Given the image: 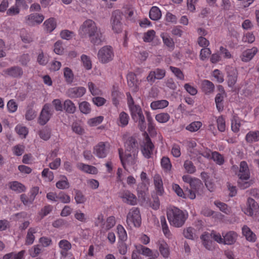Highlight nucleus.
<instances>
[{
	"label": "nucleus",
	"mask_w": 259,
	"mask_h": 259,
	"mask_svg": "<svg viewBox=\"0 0 259 259\" xmlns=\"http://www.w3.org/2000/svg\"><path fill=\"white\" fill-rule=\"evenodd\" d=\"M78 35L81 38L89 37L90 42L94 45L98 46L104 40V37L98 28L96 23L91 19L84 21L78 30Z\"/></svg>",
	"instance_id": "obj_1"
},
{
	"label": "nucleus",
	"mask_w": 259,
	"mask_h": 259,
	"mask_svg": "<svg viewBox=\"0 0 259 259\" xmlns=\"http://www.w3.org/2000/svg\"><path fill=\"white\" fill-rule=\"evenodd\" d=\"M167 217L171 226L180 228L184 224L188 218V213L177 207L172 206L167 209Z\"/></svg>",
	"instance_id": "obj_2"
},
{
	"label": "nucleus",
	"mask_w": 259,
	"mask_h": 259,
	"mask_svg": "<svg viewBox=\"0 0 259 259\" xmlns=\"http://www.w3.org/2000/svg\"><path fill=\"white\" fill-rule=\"evenodd\" d=\"M100 62L106 64L111 61L114 57L113 48L110 46H105L101 48L97 54Z\"/></svg>",
	"instance_id": "obj_3"
},
{
	"label": "nucleus",
	"mask_w": 259,
	"mask_h": 259,
	"mask_svg": "<svg viewBox=\"0 0 259 259\" xmlns=\"http://www.w3.org/2000/svg\"><path fill=\"white\" fill-rule=\"evenodd\" d=\"M126 223L128 225H133L139 227L141 224V217L140 210L138 208H132L130 210L126 217Z\"/></svg>",
	"instance_id": "obj_4"
},
{
	"label": "nucleus",
	"mask_w": 259,
	"mask_h": 259,
	"mask_svg": "<svg viewBox=\"0 0 259 259\" xmlns=\"http://www.w3.org/2000/svg\"><path fill=\"white\" fill-rule=\"evenodd\" d=\"M53 114V111L51 105L45 104L40 113L38 122L41 125H45L50 119Z\"/></svg>",
	"instance_id": "obj_5"
},
{
	"label": "nucleus",
	"mask_w": 259,
	"mask_h": 259,
	"mask_svg": "<svg viewBox=\"0 0 259 259\" xmlns=\"http://www.w3.org/2000/svg\"><path fill=\"white\" fill-rule=\"evenodd\" d=\"M122 14L119 10H115L112 12L111 18V24L114 32L118 33L122 31V24L121 22Z\"/></svg>",
	"instance_id": "obj_6"
},
{
	"label": "nucleus",
	"mask_w": 259,
	"mask_h": 259,
	"mask_svg": "<svg viewBox=\"0 0 259 259\" xmlns=\"http://www.w3.org/2000/svg\"><path fill=\"white\" fill-rule=\"evenodd\" d=\"M227 73V81L229 88L233 89L236 84L238 76V72L236 68L227 66L226 68Z\"/></svg>",
	"instance_id": "obj_7"
},
{
	"label": "nucleus",
	"mask_w": 259,
	"mask_h": 259,
	"mask_svg": "<svg viewBox=\"0 0 259 259\" xmlns=\"http://www.w3.org/2000/svg\"><path fill=\"white\" fill-rule=\"evenodd\" d=\"M144 196V200L142 204L146 207H150L154 210H157L159 208L160 201L158 195H141Z\"/></svg>",
	"instance_id": "obj_8"
},
{
	"label": "nucleus",
	"mask_w": 259,
	"mask_h": 259,
	"mask_svg": "<svg viewBox=\"0 0 259 259\" xmlns=\"http://www.w3.org/2000/svg\"><path fill=\"white\" fill-rule=\"evenodd\" d=\"M141 182L139 183L137 188L138 194H146L148 190V186L150 184V181L147 177V174L142 171L140 175Z\"/></svg>",
	"instance_id": "obj_9"
},
{
	"label": "nucleus",
	"mask_w": 259,
	"mask_h": 259,
	"mask_svg": "<svg viewBox=\"0 0 259 259\" xmlns=\"http://www.w3.org/2000/svg\"><path fill=\"white\" fill-rule=\"evenodd\" d=\"M119 156L122 166L125 169V165L127 163L128 165H133L136 163L135 159L138 154H135L134 153L125 152L124 157H123L121 149H118Z\"/></svg>",
	"instance_id": "obj_10"
},
{
	"label": "nucleus",
	"mask_w": 259,
	"mask_h": 259,
	"mask_svg": "<svg viewBox=\"0 0 259 259\" xmlns=\"http://www.w3.org/2000/svg\"><path fill=\"white\" fill-rule=\"evenodd\" d=\"M166 74V71L164 69L156 68L150 71L147 77V80L151 84L153 83L156 79L160 80L163 78Z\"/></svg>",
	"instance_id": "obj_11"
},
{
	"label": "nucleus",
	"mask_w": 259,
	"mask_h": 259,
	"mask_svg": "<svg viewBox=\"0 0 259 259\" xmlns=\"http://www.w3.org/2000/svg\"><path fill=\"white\" fill-rule=\"evenodd\" d=\"M154 145L148 135L145 138V142L141 148V152L145 158L149 159L153 154Z\"/></svg>",
	"instance_id": "obj_12"
},
{
	"label": "nucleus",
	"mask_w": 259,
	"mask_h": 259,
	"mask_svg": "<svg viewBox=\"0 0 259 259\" xmlns=\"http://www.w3.org/2000/svg\"><path fill=\"white\" fill-rule=\"evenodd\" d=\"M108 152L109 148L105 142H100L94 147L93 153L99 158H105Z\"/></svg>",
	"instance_id": "obj_13"
},
{
	"label": "nucleus",
	"mask_w": 259,
	"mask_h": 259,
	"mask_svg": "<svg viewBox=\"0 0 259 259\" xmlns=\"http://www.w3.org/2000/svg\"><path fill=\"white\" fill-rule=\"evenodd\" d=\"M125 152L134 153L138 154L139 152L138 143L135 138L130 137L125 142Z\"/></svg>",
	"instance_id": "obj_14"
},
{
	"label": "nucleus",
	"mask_w": 259,
	"mask_h": 259,
	"mask_svg": "<svg viewBox=\"0 0 259 259\" xmlns=\"http://www.w3.org/2000/svg\"><path fill=\"white\" fill-rule=\"evenodd\" d=\"M4 74L16 78H20L23 74L22 68L19 66H13L3 71Z\"/></svg>",
	"instance_id": "obj_15"
},
{
	"label": "nucleus",
	"mask_w": 259,
	"mask_h": 259,
	"mask_svg": "<svg viewBox=\"0 0 259 259\" xmlns=\"http://www.w3.org/2000/svg\"><path fill=\"white\" fill-rule=\"evenodd\" d=\"M159 251L161 255L165 259L170 256V248L168 244L164 239H159L156 242Z\"/></svg>",
	"instance_id": "obj_16"
},
{
	"label": "nucleus",
	"mask_w": 259,
	"mask_h": 259,
	"mask_svg": "<svg viewBox=\"0 0 259 259\" xmlns=\"http://www.w3.org/2000/svg\"><path fill=\"white\" fill-rule=\"evenodd\" d=\"M239 180L238 182V186L242 189H245L249 187L250 185V183L247 181L250 178V172H239L238 174Z\"/></svg>",
	"instance_id": "obj_17"
},
{
	"label": "nucleus",
	"mask_w": 259,
	"mask_h": 259,
	"mask_svg": "<svg viewBox=\"0 0 259 259\" xmlns=\"http://www.w3.org/2000/svg\"><path fill=\"white\" fill-rule=\"evenodd\" d=\"M259 208L258 204L252 198L247 200V206L244 210V213L249 216H252L257 212Z\"/></svg>",
	"instance_id": "obj_18"
},
{
	"label": "nucleus",
	"mask_w": 259,
	"mask_h": 259,
	"mask_svg": "<svg viewBox=\"0 0 259 259\" xmlns=\"http://www.w3.org/2000/svg\"><path fill=\"white\" fill-rule=\"evenodd\" d=\"M86 92V89L82 87L70 88L67 91V95L71 98H77L83 96Z\"/></svg>",
	"instance_id": "obj_19"
},
{
	"label": "nucleus",
	"mask_w": 259,
	"mask_h": 259,
	"mask_svg": "<svg viewBox=\"0 0 259 259\" xmlns=\"http://www.w3.org/2000/svg\"><path fill=\"white\" fill-rule=\"evenodd\" d=\"M257 51V48L256 47L245 50L240 56L241 61L244 62L250 61L256 55Z\"/></svg>",
	"instance_id": "obj_20"
},
{
	"label": "nucleus",
	"mask_w": 259,
	"mask_h": 259,
	"mask_svg": "<svg viewBox=\"0 0 259 259\" xmlns=\"http://www.w3.org/2000/svg\"><path fill=\"white\" fill-rule=\"evenodd\" d=\"M44 16L41 14L32 13L27 17V23L29 25L33 26L40 24L44 20Z\"/></svg>",
	"instance_id": "obj_21"
},
{
	"label": "nucleus",
	"mask_w": 259,
	"mask_h": 259,
	"mask_svg": "<svg viewBox=\"0 0 259 259\" xmlns=\"http://www.w3.org/2000/svg\"><path fill=\"white\" fill-rule=\"evenodd\" d=\"M210 238L209 233L208 232H204L200 236L203 245L208 250H212L214 249V243L210 240Z\"/></svg>",
	"instance_id": "obj_22"
},
{
	"label": "nucleus",
	"mask_w": 259,
	"mask_h": 259,
	"mask_svg": "<svg viewBox=\"0 0 259 259\" xmlns=\"http://www.w3.org/2000/svg\"><path fill=\"white\" fill-rule=\"evenodd\" d=\"M222 235L224 239L223 244H234L238 237L237 234L235 232L232 231H229L225 234L223 233Z\"/></svg>",
	"instance_id": "obj_23"
},
{
	"label": "nucleus",
	"mask_w": 259,
	"mask_h": 259,
	"mask_svg": "<svg viewBox=\"0 0 259 259\" xmlns=\"http://www.w3.org/2000/svg\"><path fill=\"white\" fill-rule=\"evenodd\" d=\"M58 245L61 249L60 254L62 256L66 257L68 255V251L71 248V244L68 240L63 239L59 241Z\"/></svg>",
	"instance_id": "obj_24"
},
{
	"label": "nucleus",
	"mask_w": 259,
	"mask_h": 259,
	"mask_svg": "<svg viewBox=\"0 0 259 259\" xmlns=\"http://www.w3.org/2000/svg\"><path fill=\"white\" fill-rule=\"evenodd\" d=\"M124 97V95L119 92L117 87L113 86L111 93V98L112 103L116 107H117L119 104V100Z\"/></svg>",
	"instance_id": "obj_25"
},
{
	"label": "nucleus",
	"mask_w": 259,
	"mask_h": 259,
	"mask_svg": "<svg viewBox=\"0 0 259 259\" xmlns=\"http://www.w3.org/2000/svg\"><path fill=\"white\" fill-rule=\"evenodd\" d=\"M201 86L202 91L206 95L212 93L214 90L213 83L208 80L205 79L203 80Z\"/></svg>",
	"instance_id": "obj_26"
},
{
	"label": "nucleus",
	"mask_w": 259,
	"mask_h": 259,
	"mask_svg": "<svg viewBox=\"0 0 259 259\" xmlns=\"http://www.w3.org/2000/svg\"><path fill=\"white\" fill-rule=\"evenodd\" d=\"M126 78L128 86L131 88L133 91L136 92L138 90L136 75L133 72H130L127 74Z\"/></svg>",
	"instance_id": "obj_27"
},
{
	"label": "nucleus",
	"mask_w": 259,
	"mask_h": 259,
	"mask_svg": "<svg viewBox=\"0 0 259 259\" xmlns=\"http://www.w3.org/2000/svg\"><path fill=\"white\" fill-rule=\"evenodd\" d=\"M153 182L157 192L162 194L164 192V189L162 179L159 174H156L154 176Z\"/></svg>",
	"instance_id": "obj_28"
},
{
	"label": "nucleus",
	"mask_w": 259,
	"mask_h": 259,
	"mask_svg": "<svg viewBox=\"0 0 259 259\" xmlns=\"http://www.w3.org/2000/svg\"><path fill=\"white\" fill-rule=\"evenodd\" d=\"M77 166L78 169L88 174H96L98 173L97 168L92 165L84 164L83 163H79L77 164Z\"/></svg>",
	"instance_id": "obj_29"
},
{
	"label": "nucleus",
	"mask_w": 259,
	"mask_h": 259,
	"mask_svg": "<svg viewBox=\"0 0 259 259\" xmlns=\"http://www.w3.org/2000/svg\"><path fill=\"white\" fill-rule=\"evenodd\" d=\"M45 30L47 32H52L56 27L57 23L54 18H50L47 19L44 23Z\"/></svg>",
	"instance_id": "obj_30"
},
{
	"label": "nucleus",
	"mask_w": 259,
	"mask_h": 259,
	"mask_svg": "<svg viewBox=\"0 0 259 259\" xmlns=\"http://www.w3.org/2000/svg\"><path fill=\"white\" fill-rule=\"evenodd\" d=\"M116 224L115 218L114 216H110L104 222L103 225H102L101 231H107L112 228Z\"/></svg>",
	"instance_id": "obj_31"
},
{
	"label": "nucleus",
	"mask_w": 259,
	"mask_h": 259,
	"mask_svg": "<svg viewBox=\"0 0 259 259\" xmlns=\"http://www.w3.org/2000/svg\"><path fill=\"white\" fill-rule=\"evenodd\" d=\"M242 231L243 235L245 237L246 240L252 242L255 241L256 235L248 227L244 226L242 228Z\"/></svg>",
	"instance_id": "obj_32"
},
{
	"label": "nucleus",
	"mask_w": 259,
	"mask_h": 259,
	"mask_svg": "<svg viewBox=\"0 0 259 259\" xmlns=\"http://www.w3.org/2000/svg\"><path fill=\"white\" fill-rule=\"evenodd\" d=\"M245 140L248 143L259 141V131H249L245 136Z\"/></svg>",
	"instance_id": "obj_33"
},
{
	"label": "nucleus",
	"mask_w": 259,
	"mask_h": 259,
	"mask_svg": "<svg viewBox=\"0 0 259 259\" xmlns=\"http://www.w3.org/2000/svg\"><path fill=\"white\" fill-rule=\"evenodd\" d=\"M9 186L11 190L18 193L25 192L26 189L25 186L18 181L9 183Z\"/></svg>",
	"instance_id": "obj_34"
},
{
	"label": "nucleus",
	"mask_w": 259,
	"mask_h": 259,
	"mask_svg": "<svg viewBox=\"0 0 259 259\" xmlns=\"http://www.w3.org/2000/svg\"><path fill=\"white\" fill-rule=\"evenodd\" d=\"M160 223L162 232L167 238L170 239L171 238V233L169 229L168 225L164 216L160 217Z\"/></svg>",
	"instance_id": "obj_35"
},
{
	"label": "nucleus",
	"mask_w": 259,
	"mask_h": 259,
	"mask_svg": "<svg viewBox=\"0 0 259 259\" xmlns=\"http://www.w3.org/2000/svg\"><path fill=\"white\" fill-rule=\"evenodd\" d=\"M129 108L131 117L133 120L143 114L141 107L139 105H136Z\"/></svg>",
	"instance_id": "obj_36"
},
{
	"label": "nucleus",
	"mask_w": 259,
	"mask_h": 259,
	"mask_svg": "<svg viewBox=\"0 0 259 259\" xmlns=\"http://www.w3.org/2000/svg\"><path fill=\"white\" fill-rule=\"evenodd\" d=\"M63 109L67 113L73 114L76 111V107L72 101L67 99L64 102Z\"/></svg>",
	"instance_id": "obj_37"
},
{
	"label": "nucleus",
	"mask_w": 259,
	"mask_h": 259,
	"mask_svg": "<svg viewBox=\"0 0 259 259\" xmlns=\"http://www.w3.org/2000/svg\"><path fill=\"white\" fill-rule=\"evenodd\" d=\"M168 102L166 100H161L153 101L150 104V107L153 110L163 109L168 106Z\"/></svg>",
	"instance_id": "obj_38"
},
{
	"label": "nucleus",
	"mask_w": 259,
	"mask_h": 259,
	"mask_svg": "<svg viewBox=\"0 0 259 259\" xmlns=\"http://www.w3.org/2000/svg\"><path fill=\"white\" fill-rule=\"evenodd\" d=\"M37 231L36 228H30L27 232V234L25 240V244L26 245L32 244L35 239V236L34 235Z\"/></svg>",
	"instance_id": "obj_39"
},
{
	"label": "nucleus",
	"mask_w": 259,
	"mask_h": 259,
	"mask_svg": "<svg viewBox=\"0 0 259 259\" xmlns=\"http://www.w3.org/2000/svg\"><path fill=\"white\" fill-rule=\"evenodd\" d=\"M38 134L40 139L44 141H48L51 137V129L47 126H45L38 131Z\"/></svg>",
	"instance_id": "obj_40"
},
{
	"label": "nucleus",
	"mask_w": 259,
	"mask_h": 259,
	"mask_svg": "<svg viewBox=\"0 0 259 259\" xmlns=\"http://www.w3.org/2000/svg\"><path fill=\"white\" fill-rule=\"evenodd\" d=\"M130 120V117L127 113L122 111L119 115L118 125L121 127H125L128 124Z\"/></svg>",
	"instance_id": "obj_41"
},
{
	"label": "nucleus",
	"mask_w": 259,
	"mask_h": 259,
	"mask_svg": "<svg viewBox=\"0 0 259 259\" xmlns=\"http://www.w3.org/2000/svg\"><path fill=\"white\" fill-rule=\"evenodd\" d=\"M47 197L50 200L63 203H68L70 201L69 195H47Z\"/></svg>",
	"instance_id": "obj_42"
},
{
	"label": "nucleus",
	"mask_w": 259,
	"mask_h": 259,
	"mask_svg": "<svg viewBox=\"0 0 259 259\" xmlns=\"http://www.w3.org/2000/svg\"><path fill=\"white\" fill-rule=\"evenodd\" d=\"M224 95L222 93H218L215 97L216 107L219 112H222L224 110Z\"/></svg>",
	"instance_id": "obj_43"
},
{
	"label": "nucleus",
	"mask_w": 259,
	"mask_h": 259,
	"mask_svg": "<svg viewBox=\"0 0 259 259\" xmlns=\"http://www.w3.org/2000/svg\"><path fill=\"white\" fill-rule=\"evenodd\" d=\"M161 17L160 9L157 7H152L149 11L150 18L154 21L159 20Z\"/></svg>",
	"instance_id": "obj_44"
},
{
	"label": "nucleus",
	"mask_w": 259,
	"mask_h": 259,
	"mask_svg": "<svg viewBox=\"0 0 259 259\" xmlns=\"http://www.w3.org/2000/svg\"><path fill=\"white\" fill-rule=\"evenodd\" d=\"M25 252V250H21L18 253L12 252L7 253L4 255L3 259H22Z\"/></svg>",
	"instance_id": "obj_45"
},
{
	"label": "nucleus",
	"mask_w": 259,
	"mask_h": 259,
	"mask_svg": "<svg viewBox=\"0 0 259 259\" xmlns=\"http://www.w3.org/2000/svg\"><path fill=\"white\" fill-rule=\"evenodd\" d=\"M63 74L66 82L68 84L72 83L74 79V74L72 70L69 67H65L64 68Z\"/></svg>",
	"instance_id": "obj_46"
},
{
	"label": "nucleus",
	"mask_w": 259,
	"mask_h": 259,
	"mask_svg": "<svg viewBox=\"0 0 259 259\" xmlns=\"http://www.w3.org/2000/svg\"><path fill=\"white\" fill-rule=\"evenodd\" d=\"M231 120L232 131L234 133H238L241 125L239 118L237 116L234 115Z\"/></svg>",
	"instance_id": "obj_47"
},
{
	"label": "nucleus",
	"mask_w": 259,
	"mask_h": 259,
	"mask_svg": "<svg viewBox=\"0 0 259 259\" xmlns=\"http://www.w3.org/2000/svg\"><path fill=\"white\" fill-rule=\"evenodd\" d=\"M116 229L119 239L122 242H124L127 238V233L125 230L121 225H118Z\"/></svg>",
	"instance_id": "obj_48"
},
{
	"label": "nucleus",
	"mask_w": 259,
	"mask_h": 259,
	"mask_svg": "<svg viewBox=\"0 0 259 259\" xmlns=\"http://www.w3.org/2000/svg\"><path fill=\"white\" fill-rule=\"evenodd\" d=\"M214 203L224 213L229 214L231 212V208L228 207L226 204L219 201H215Z\"/></svg>",
	"instance_id": "obj_49"
},
{
	"label": "nucleus",
	"mask_w": 259,
	"mask_h": 259,
	"mask_svg": "<svg viewBox=\"0 0 259 259\" xmlns=\"http://www.w3.org/2000/svg\"><path fill=\"white\" fill-rule=\"evenodd\" d=\"M122 201L128 204L134 205L137 203L138 199L136 195H122Z\"/></svg>",
	"instance_id": "obj_50"
},
{
	"label": "nucleus",
	"mask_w": 259,
	"mask_h": 259,
	"mask_svg": "<svg viewBox=\"0 0 259 259\" xmlns=\"http://www.w3.org/2000/svg\"><path fill=\"white\" fill-rule=\"evenodd\" d=\"M136 122L138 123V127L141 132H144L146 128V122L144 114L137 118V119L134 120Z\"/></svg>",
	"instance_id": "obj_51"
},
{
	"label": "nucleus",
	"mask_w": 259,
	"mask_h": 259,
	"mask_svg": "<svg viewBox=\"0 0 259 259\" xmlns=\"http://www.w3.org/2000/svg\"><path fill=\"white\" fill-rule=\"evenodd\" d=\"M79 109L81 113L85 114L90 113L91 111V105L87 101H83L79 103Z\"/></svg>",
	"instance_id": "obj_52"
},
{
	"label": "nucleus",
	"mask_w": 259,
	"mask_h": 259,
	"mask_svg": "<svg viewBox=\"0 0 259 259\" xmlns=\"http://www.w3.org/2000/svg\"><path fill=\"white\" fill-rule=\"evenodd\" d=\"M20 36L22 41L25 44H29L33 41V38L30 34L24 29L21 30Z\"/></svg>",
	"instance_id": "obj_53"
},
{
	"label": "nucleus",
	"mask_w": 259,
	"mask_h": 259,
	"mask_svg": "<svg viewBox=\"0 0 259 259\" xmlns=\"http://www.w3.org/2000/svg\"><path fill=\"white\" fill-rule=\"evenodd\" d=\"M170 119V115L167 113H160L155 116V119L159 123H165Z\"/></svg>",
	"instance_id": "obj_54"
},
{
	"label": "nucleus",
	"mask_w": 259,
	"mask_h": 259,
	"mask_svg": "<svg viewBox=\"0 0 259 259\" xmlns=\"http://www.w3.org/2000/svg\"><path fill=\"white\" fill-rule=\"evenodd\" d=\"M80 58L83 67L87 70L91 69L92 68V64L90 57L86 55L83 54L81 56Z\"/></svg>",
	"instance_id": "obj_55"
},
{
	"label": "nucleus",
	"mask_w": 259,
	"mask_h": 259,
	"mask_svg": "<svg viewBox=\"0 0 259 259\" xmlns=\"http://www.w3.org/2000/svg\"><path fill=\"white\" fill-rule=\"evenodd\" d=\"M169 69L178 79L182 80H184V74L180 68L170 66L169 67Z\"/></svg>",
	"instance_id": "obj_56"
},
{
	"label": "nucleus",
	"mask_w": 259,
	"mask_h": 259,
	"mask_svg": "<svg viewBox=\"0 0 259 259\" xmlns=\"http://www.w3.org/2000/svg\"><path fill=\"white\" fill-rule=\"evenodd\" d=\"M136 249H137L138 250H140L141 251V254L146 256H149L152 254V250L150 248L144 246L142 245H135Z\"/></svg>",
	"instance_id": "obj_57"
},
{
	"label": "nucleus",
	"mask_w": 259,
	"mask_h": 259,
	"mask_svg": "<svg viewBox=\"0 0 259 259\" xmlns=\"http://www.w3.org/2000/svg\"><path fill=\"white\" fill-rule=\"evenodd\" d=\"M211 158L219 165H222L224 162L223 156L217 151L211 152Z\"/></svg>",
	"instance_id": "obj_58"
},
{
	"label": "nucleus",
	"mask_w": 259,
	"mask_h": 259,
	"mask_svg": "<svg viewBox=\"0 0 259 259\" xmlns=\"http://www.w3.org/2000/svg\"><path fill=\"white\" fill-rule=\"evenodd\" d=\"M202 126V123L200 121H194L187 125L186 129L191 132L197 131Z\"/></svg>",
	"instance_id": "obj_59"
},
{
	"label": "nucleus",
	"mask_w": 259,
	"mask_h": 259,
	"mask_svg": "<svg viewBox=\"0 0 259 259\" xmlns=\"http://www.w3.org/2000/svg\"><path fill=\"white\" fill-rule=\"evenodd\" d=\"M161 165L164 170L170 171L171 168V164L169 158L163 157L161 159Z\"/></svg>",
	"instance_id": "obj_60"
},
{
	"label": "nucleus",
	"mask_w": 259,
	"mask_h": 259,
	"mask_svg": "<svg viewBox=\"0 0 259 259\" xmlns=\"http://www.w3.org/2000/svg\"><path fill=\"white\" fill-rule=\"evenodd\" d=\"M217 123L218 130L221 132H225L226 130V122L223 115L218 117Z\"/></svg>",
	"instance_id": "obj_61"
},
{
	"label": "nucleus",
	"mask_w": 259,
	"mask_h": 259,
	"mask_svg": "<svg viewBox=\"0 0 259 259\" xmlns=\"http://www.w3.org/2000/svg\"><path fill=\"white\" fill-rule=\"evenodd\" d=\"M184 167L189 174H192L196 171V167L190 160H186L184 162Z\"/></svg>",
	"instance_id": "obj_62"
},
{
	"label": "nucleus",
	"mask_w": 259,
	"mask_h": 259,
	"mask_svg": "<svg viewBox=\"0 0 259 259\" xmlns=\"http://www.w3.org/2000/svg\"><path fill=\"white\" fill-rule=\"evenodd\" d=\"M155 35V31L154 30H149L144 33L143 37V40L146 42H150L153 40Z\"/></svg>",
	"instance_id": "obj_63"
},
{
	"label": "nucleus",
	"mask_w": 259,
	"mask_h": 259,
	"mask_svg": "<svg viewBox=\"0 0 259 259\" xmlns=\"http://www.w3.org/2000/svg\"><path fill=\"white\" fill-rule=\"evenodd\" d=\"M209 235L211 238L218 243L224 244V237H222L220 233L213 230L209 234Z\"/></svg>",
	"instance_id": "obj_64"
}]
</instances>
